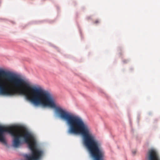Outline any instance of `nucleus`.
<instances>
[{
	"instance_id": "nucleus-3",
	"label": "nucleus",
	"mask_w": 160,
	"mask_h": 160,
	"mask_svg": "<svg viewBox=\"0 0 160 160\" xmlns=\"http://www.w3.org/2000/svg\"><path fill=\"white\" fill-rule=\"evenodd\" d=\"M0 94L14 96V74L0 70Z\"/></svg>"
},
{
	"instance_id": "nucleus-2",
	"label": "nucleus",
	"mask_w": 160,
	"mask_h": 160,
	"mask_svg": "<svg viewBox=\"0 0 160 160\" xmlns=\"http://www.w3.org/2000/svg\"><path fill=\"white\" fill-rule=\"evenodd\" d=\"M68 133L82 135L84 143L91 156L95 160H102L104 152L100 143L95 139L92 134L90 127H69Z\"/></svg>"
},
{
	"instance_id": "nucleus-6",
	"label": "nucleus",
	"mask_w": 160,
	"mask_h": 160,
	"mask_svg": "<svg viewBox=\"0 0 160 160\" xmlns=\"http://www.w3.org/2000/svg\"><path fill=\"white\" fill-rule=\"evenodd\" d=\"M132 152V153H133L134 154H135V153H136V151H133Z\"/></svg>"
},
{
	"instance_id": "nucleus-4",
	"label": "nucleus",
	"mask_w": 160,
	"mask_h": 160,
	"mask_svg": "<svg viewBox=\"0 0 160 160\" xmlns=\"http://www.w3.org/2000/svg\"><path fill=\"white\" fill-rule=\"evenodd\" d=\"M148 160H160L159 156L154 150H150L148 153Z\"/></svg>"
},
{
	"instance_id": "nucleus-1",
	"label": "nucleus",
	"mask_w": 160,
	"mask_h": 160,
	"mask_svg": "<svg viewBox=\"0 0 160 160\" xmlns=\"http://www.w3.org/2000/svg\"><path fill=\"white\" fill-rule=\"evenodd\" d=\"M5 132H9L13 137L12 144L14 147L18 148L21 145V138H23L25 142L28 143L32 153L24 155V160H40L43 156V151L37 148L35 140L27 130L22 129L18 126L8 127L0 125V141L2 142H5L4 135Z\"/></svg>"
},
{
	"instance_id": "nucleus-5",
	"label": "nucleus",
	"mask_w": 160,
	"mask_h": 160,
	"mask_svg": "<svg viewBox=\"0 0 160 160\" xmlns=\"http://www.w3.org/2000/svg\"><path fill=\"white\" fill-rule=\"evenodd\" d=\"M99 22V21L98 20H96L94 22L95 23H98Z\"/></svg>"
}]
</instances>
